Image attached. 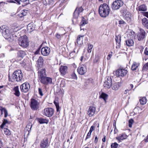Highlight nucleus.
I'll return each mask as SVG.
<instances>
[{"label":"nucleus","instance_id":"obj_3","mask_svg":"<svg viewBox=\"0 0 148 148\" xmlns=\"http://www.w3.org/2000/svg\"><path fill=\"white\" fill-rule=\"evenodd\" d=\"M9 80L12 82H18L21 81L23 78V75L21 71H16L12 74L11 77L10 75H8Z\"/></svg>","mask_w":148,"mask_h":148},{"label":"nucleus","instance_id":"obj_19","mask_svg":"<svg viewBox=\"0 0 148 148\" xmlns=\"http://www.w3.org/2000/svg\"><path fill=\"white\" fill-rule=\"evenodd\" d=\"M116 41L117 46V48H119L121 46V36L120 35L116 36L115 38Z\"/></svg>","mask_w":148,"mask_h":148},{"label":"nucleus","instance_id":"obj_25","mask_svg":"<svg viewBox=\"0 0 148 148\" xmlns=\"http://www.w3.org/2000/svg\"><path fill=\"white\" fill-rule=\"evenodd\" d=\"M127 138V136L125 134L123 133L120 134L118 137L116 138L119 141H120L121 140H123Z\"/></svg>","mask_w":148,"mask_h":148},{"label":"nucleus","instance_id":"obj_28","mask_svg":"<svg viewBox=\"0 0 148 148\" xmlns=\"http://www.w3.org/2000/svg\"><path fill=\"white\" fill-rule=\"evenodd\" d=\"M88 23V21L87 20L83 17H82V20L80 23V28L81 30H82L83 29L82 28V27L84 26L86 24Z\"/></svg>","mask_w":148,"mask_h":148},{"label":"nucleus","instance_id":"obj_45","mask_svg":"<svg viewBox=\"0 0 148 148\" xmlns=\"http://www.w3.org/2000/svg\"><path fill=\"white\" fill-rule=\"evenodd\" d=\"M60 85L61 87H65L66 84L64 80H63L61 81Z\"/></svg>","mask_w":148,"mask_h":148},{"label":"nucleus","instance_id":"obj_64","mask_svg":"<svg viewBox=\"0 0 148 148\" xmlns=\"http://www.w3.org/2000/svg\"><path fill=\"white\" fill-rule=\"evenodd\" d=\"M106 136L102 138V140L103 142H105L106 141Z\"/></svg>","mask_w":148,"mask_h":148},{"label":"nucleus","instance_id":"obj_62","mask_svg":"<svg viewBox=\"0 0 148 148\" xmlns=\"http://www.w3.org/2000/svg\"><path fill=\"white\" fill-rule=\"evenodd\" d=\"M98 142V138L97 136H96L95 138V142L97 143Z\"/></svg>","mask_w":148,"mask_h":148},{"label":"nucleus","instance_id":"obj_2","mask_svg":"<svg viewBox=\"0 0 148 148\" xmlns=\"http://www.w3.org/2000/svg\"><path fill=\"white\" fill-rule=\"evenodd\" d=\"M109 7L107 4L104 3L99 6V12L100 16L103 17H106L108 16L110 12Z\"/></svg>","mask_w":148,"mask_h":148},{"label":"nucleus","instance_id":"obj_63","mask_svg":"<svg viewBox=\"0 0 148 148\" xmlns=\"http://www.w3.org/2000/svg\"><path fill=\"white\" fill-rule=\"evenodd\" d=\"M3 108V107H1L0 108V110L1 111V114H3V110H2L1 109H2Z\"/></svg>","mask_w":148,"mask_h":148},{"label":"nucleus","instance_id":"obj_43","mask_svg":"<svg viewBox=\"0 0 148 148\" xmlns=\"http://www.w3.org/2000/svg\"><path fill=\"white\" fill-rule=\"evenodd\" d=\"M93 47V45H89V46L88 48V53H90L92 50V49Z\"/></svg>","mask_w":148,"mask_h":148},{"label":"nucleus","instance_id":"obj_1","mask_svg":"<svg viewBox=\"0 0 148 148\" xmlns=\"http://www.w3.org/2000/svg\"><path fill=\"white\" fill-rule=\"evenodd\" d=\"M0 32L6 39L11 42L13 41L16 37L15 35V32H16V31L14 29L9 28L5 25H3L0 27Z\"/></svg>","mask_w":148,"mask_h":148},{"label":"nucleus","instance_id":"obj_24","mask_svg":"<svg viewBox=\"0 0 148 148\" xmlns=\"http://www.w3.org/2000/svg\"><path fill=\"white\" fill-rule=\"evenodd\" d=\"M142 22L144 27L148 29V20L147 18H144L142 19Z\"/></svg>","mask_w":148,"mask_h":148},{"label":"nucleus","instance_id":"obj_37","mask_svg":"<svg viewBox=\"0 0 148 148\" xmlns=\"http://www.w3.org/2000/svg\"><path fill=\"white\" fill-rule=\"evenodd\" d=\"M7 123L9 124V122L7 119H4L3 123L0 126L1 128L3 129L4 125Z\"/></svg>","mask_w":148,"mask_h":148},{"label":"nucleus","instance_id":"obj_42","mask_svg":"<svg viewBox=\"0 0 148 148\" xmlns=\"http://www.w3.org/2000/svg\"><path fill=\"white\" fill-rule=\"evenodd\" d=\"M5 4H7V3L3 1L0 2V11L1 10L2 8L4 7V5Z\"/></svg>","mask_w":148,"mask_h":148},{"label":"nucleus","instance_id":"obj_9","mask_svg":"<svg viewBox=\"0 0 148 148\" xmlns=\"http://www.w3.org/2000/svg\"><path fill=\"white\" fill-rule=\"evenodd\" d=\"M123 2L120 0H116L113 2L112 5L111 7L113 10H117L123 5Z\"/></svg>","mask_w":148,"mask_h":148},{"label":"nucleus","instance_id":"obj_21","mask_svg":"<svg viewBox=\"0 0 148 148\" xmlns=\"http://www.w3.org/2000/svg\"><path fill=\"white\" fill-rule=\"evenodd\" d=\"M27 28L28 31L29 33H31L32 31L35 30V25L33 23H30L28 24Z\"/></svg>","mask_w":148,"mask_h":148},{"label":"nucleus","instance_id":"obj_55","mask_svg":"<svg viewBox=\"0 0 148 148\" xmlns=\"http://www.w3.org/2000/svg\"><path fill=\"white\" fill-rule=\"evenodd\" d=\"M72 76L74 79H77L76 75L75 73H73V74H72Z\"/></svg>","mask_w":148,"mask_h":148},{"label":"nucleus","instance_id":"obj_33","mask_svg":"<svg viewBox=\"0 0 148 148\" xmlns=\"http://www.w3.org/2000/svg\"><path fill=\"white\" fill-rule=\"evenodd\" d=\"M139 66V64L134 62L131 67V69L132 71H134L136 70L137 68Z\"/></svg>","mask_w":148,"mask_h":148},{"label":"nucleus","instance_id":"obj_44","mask_svg":"<svg viewBox=\"0 0 148 148\" xmlns=\"http://www.w3.org/2000/svg\"><path fill=\"white\" fill-rule=\"evenodd\" d=\"M32 127V125L31 124L27 125L26 126L27 130L28 131H29L31 130V129Z\"/></svg>","mask_w":148,"mask_h":148},{"label":"nucleus","instance_id":"obj_54","mask_svg":"<svg viewBox=\"0 0 148 148\" xmlns=\"http://www.w3.org/2000/svg\"><path fill=\"white\" fill-rule=\"evenodd\" d=\"M143 15L144 16L147 17L148 18V12H144L143 13Z\"/></svg>","mask_w":148,"mask_h":148},{"label":"nucleus","instance_id":"obj_26","mask_svg":"<svg viewBox=\"0 0 148 148\" xmlns=\"http://www.w3.org/2000/svg\"><path fill=\"white\" fill-rule=\"evenodd\" d=\"M126 45L128 47L133 46L134 44V42L133 40L129 39L125 41Z\"/></svg>","mask_w":148,"mask_h":148},{"label":"nucleus","instance_id":"obj_52","mask_svg":"<svg viewBox=\"0 0 148 148\" xmlns=\"http://www.w3.org/2000/svg\"><path fill=\"white\" fill-rule=\"evenodd\" d=\"M95 128V126H94L93 125L92 126L90 127V130H89V132L92 133V132L93 130H94Z\"/></svg>","mask_w":148,"mask_h":148},{"label":"nucleus","instance_id":"obj_48","mask_svg":"<svg viewBox=\"0 0 148 148\" xmlns=\"http://www.w3.org/2000/svg\"><path fill=\"white\" fill-rule=\"evenodd\" d=\"M131 15L129 14L126 15L125 17L126 20L128 21L130 20L131 18Z\"/></svg>","mask_w":148,"mask_h":148},{"label":"nucleus","instance_id":"obj_38","mask_svg":"<svg viewBox=\"0 0 148 148\" xmlns=\"http://www.w3.org/2000/svg\"><path fill=\"white\" fill-rule=\"evenodd\" d=\"M2 110H3V112L4 113V117L5 118L8 116V112L7 110L5 108H3L1 109Z\"/></svg>","mask_w":148,"mask_h":148},{"label":"nucleus","instance_id":"obj_15","mask_svg":"<svg viewBox=\"0 0 148 148\" xmlns=\"http://www.w3.org/2000/svg\"><path fill=\"white\" fill-rule=\"evenodd\" d=\"M96 112V108L94 107L90 106L87 111V114L89 117L93 116Z\"/></svg>","mask_w":148,"mask_h":148},{"label":"nucleus","instance_id":"obj_53","mask_svg":"<svg viewBox=\"0 0 148 148\" xmlns=\"http://www.w3.org/2000/svg\"><path fill=\"white\" fill-rule=\"evenodd\" d=\"M144 53L146 55H148V49L147 47H146L145 48L144 51Z\"/></svg>","mask_w":148,"mask_h":148},{"label":"nucleus","instance_id":"obj_22","mask_svg":"<svg viewBox=\"0 0 148 148\" xmlns=\"http://www.w3.org/2000/svg\"><path fill=\"white\" fill-rule=\"evenodd\" d=\"M84 36H79L77 37V43L78 45H81L83 44V37Z\"/></svg>","mask_w":148,"mask_h":148},{"label":"nucleus","instance_id":"obj_4","mask_svg":"<svg viewBox=\"0 0 148 148\" xmlns=\"http://www.w3.org/2000/svg\"><path fill=\"white\" fill-rule=\"evenodd\" d=\"M19 45L21 47L25 48L29 45L28 39L26 35L20 37L18 39Z\"/></svg>","mask_w":148,"mask_h":148},{"label":"nucleus","instance_id":"obj_12","mask_svg":"<svg viewBox=\"0 0 148 148\" xmlns=\"http://www.w3.org/2000/svg\"><path fill=\"white\" fill-rule=\"evenodd\" d=\"M30 85L29 83L25 82L21 84L20 88L22 92H27L30 88Z\"/></svg>","mask_w":148,"mask_h":148},{"label":"nucleus","instance_id":"obj_41","mask_svg":"<svg viewBox=\"0 0 148 148\" xmlns=\"http://www.w3.org/2000/svg\"><path fill=\"white\" fill-rule=\"evenodd\" d=\"M99 60V56L98 55H95V58L93 60L94 63H97Z\"/></svg>","mask_w":148,"mask_h":148},{"label":"nucleus","instance_id":"obj_59","mask_svg":"<svg viewBox=\"0 0 148 148\" xmlns=\"http://www.w3.org/2000/svg\"><path fill=\"white\" fill-rule=\"evenodd\" d=\"M130 35L132 36L134 35V32L132 30H130Z\"/></svg>","mask_w":148,"mask_h":148},{"label":"nucleus","instance_id":"obj_13","mask_svg":"<svg viewBox=\"0 0 148 148\" xmlns=\"http://www.w3.org/2000/svg\"><path fill=\"white\" fill-rule=\"evenodd\" d=\"M77 71L78 73L80 75H84L87 71V69L86 66L84 65H82L79 66L77 69Z\"/></svg>","mask_w":148,"mask_h":148},{"label":"nucleus","instance_id":"obj_46","mask_svg":"<svg viewBox=\"0 0 148 148\" xmlns=\"http://www.w3.org/2000/svg\"><path fill=\"white\" fill-rule=\"evenodd\" d=\"M148 68V62L144 64L143 67V70H146Z\"/></svg>","mask_w":148,"mask_h":148},{"label":"nucleus","instance_id":"obj_58","mask_svg":"<svg viewBox=\"0 0 148 148\" xmlns=\"http://www.w3.org/2000/svg\"><path fill=\"white\" fill-rule=\"evenodd\" d=\"M49 3L52 5L54 3V0H49Z\"/></svg>","mask_w":148,"mask_h":148},{"label":"nucleus","instance_id":"obj_14","mask_svg":"<svg viewBox=\"0 0 148 148\" xmlns=\"http://www.w3.org/2000/svg\"><path fill=\"white\" fill-rule=\"evenodd\" d=\"M145 31L143 29H140V32L137 35L138 40L139 41H141L143 40L145 38Z\"/></svg>","mask_w":148,"mask_h":148},{"label":"nucleus","instance_id":"obj_56","mask_svg":"<svg viewBox=\"0 0 148 148\" xmlns=\"http://www.w3.org/2000/svg\"><path fill=\"white\" fill-rule=\"evenodd\" d=\"M119 24H122L125 23V22L123 20H120L119 21Z\"/></svg>","mask_w":148,"mask_h":148},{"label":"nucleus","instance_id":"obj_27","mask_svg":"<svg viewBox=\"0 0 148 148\" xmlns=\"http://www.w3.org/2000/svg\"><path fill=\"white\" fill-rule=\"evenodd\" d=\"M44 60L41 56H40L37 61V63L38 64L39 66L40 67H42L43 64Z\"/></svg>","mask_w":148,"mask_h":148},{"label":"nucleus","instance_id":"obj_34","mask_svg":"<svg viewBox=\"0 0 148 148\" xmlns=\"http://www.w3.org/2000/svg\"><path fill=\"white\" fill-rule=\"evenodd\" d=\"M15 92L14 94L16 96L19 97L20 95V92L19 90L18 87L17 86L15 87L14 88Z\"/></svg>","mask_w":148,"mask_h":148},{"label":"nucleus","instance_id":"obj_6","mask_svg":"<svg viewBox=\"0 0 148 148\" xmlns=\"http://www.w3.org/2000/svg\"><path fill=\"white\" fill-rule=\"evenodd\" d=\"M40 102L35 99L32 98L30 100V106L32 110H37L39 108Z\"/></svg>","mask_w":148,"mask_h":148},{"label":"nucleus","instance_id":"obj_11","mask_svg":"<svg viewBox=\"0 0 148 148\" xmlns=\"http://www.w3.org/2000/svg\"><path fill=\"white\" fill-rule=\"evenodd\" d=\"M112 84V79L110 77H108L107 80H106L103 84L104 87L107 89L109 88Z\"/></svg>","mask_w":148,"mask_h":148},{"label":"nucleus","instance_id":"obj_20","mask_svg":"<svg viewBox=\"0 0 148 148\" xmlns=\"http://www.w3.org/2000/svg\"><path fill=\"white\" fill-rule=\"evenodd\" d=\"M68 67L66 66H60V71L61 74L64 75L66 74L67 72Z\"/></svg>","mask_w":148,"mask_h":148},{"label":"nucleus","instance_id":"obj_50","mask_svg":"<svg viewBox=\"0 0 148 148\" xmlns=\"http://www.w3.org/2000/svg\"><path fill=\"white\" fill-rule=\"evenodd\" d=\"M38 92L39 94L41 96H42L43 95V94L42 92V90L41 88H38Z\"/></svg>","mask_w":148,"mask_h":148},{"label":"nucleus","instance_id":"obj_49","mask_svg":"<svg viewBox=\"0 0 148 148\" xmlns=\"http://www.w3.org/2000/svg\"><path fill=\"white\" fill-rule=\"evenodd\" d=\"M14 0L16 2V3L19 4H20V2L21 1L22 2H26V0Z\"/></svg>","mask_w":148,"mask_h":148},{"label":"nucleus","instance_id":"obj_51","mask_svg":"<svg viewBox=\"0 0 148 148\" xmlns=\"http://www.w3.org/2000/svg\"><path fill=\"white\" fill-rule=\"evenodd\" d=\"M91 132H89L87 134V135L86 136V138L85 139V140H86L88 138H89L90 136V135H91Z\"/></svg>","mask_w":148,"mask_h":148},{"label":"nucleus","instance_id":"obj_57","mask_svg":"<svg viewBox=\"0 0 148 148\" xmlns=\"http://www.w3.org/2000/svg\"><path fill=\"white\" fill-rule=\"evenodd\" d=\"M21 64L22 65V66H23V67H25V66L26 65V63L24 61H22L21 62Z\"/></svg>","mask_w":148,"mask_h":148},{"label":"nucleus","instance_id":"obj_31","mask_svg":"<svg viewBox=\"0 0 148 148\" xmlns=\"http://www.w3.org/2000/svg\"><path fill=\"white\" fill-rule=\"evenodd\" d=\"M108 95L107 94L103 92H102L100 95L99 97L100 98L103 99L106 103V100L108 99Z\"/></svg>","mask_w":148,"mask_h":148},{"label":"nucleus","instance_id":"obj_16","mask_svg":"<svg viewBox=\"0 0 148 148\" xmlns=\"http://www.w3.org/2000/svg\"><path fill=\"white\" fill-rule=\"evenodd\" d=\"M41 52L42 54L44 56H48L50 52V49L48 47H44L42 48Z\"/></svg>","mask_w":148,"mask_h":148},{"label":"nucleus","instance_id":"obj_18","mask_svg":"<svg viewBox=\"0 0 148 148\" xmlns=\"http://www.w3.org/2000/svg\"><path fill=\"white\" fill-rule=\"evenodd\" d=\"M45 71V69H41L38 71V77L39 79L46 76Z\"/></svg>","mask_w":148,"mask_h":148},{"label":"nucleus","instance_id":"obj_36","mask_svg":"<svg viewBox=\"0 0 148 148\" xmlns=\"http://www.w3.org/2000/svg\"><path fill=\"white\" fill-rule=\"evenodd\" d=\"M4 133L7 136H9L11 134L10 130L6 128H4Z\"/></svg>","mask_w":148,"mask_h":148},{"label":"nucleus","instance_id":"obj_32","mask_svg":"<svg viewBox=\"0 0 148 148\" xmlns=\"http://www.w3.org/2000/svg\"><path fill=\"white\" fill-rule=\"evenodd\" d=\"M26 51L20 50L17 52V55L19 57L23 58L26 55Z\"/></svg>","mask_w":148,"mask_h":148},{"label":"nucleus","instance_id":"obj_23","mask_svg":"<svg viewBox=\"0 0 148 148\" xmlns=\"http://www.w3.org/2000/svg\"><path fill=\"white\" fill-rule=\"evenodd\" d=\"M121 83L119 82H115L114 83L112 87V89L115 90H118L121 86Z\"/></svg>","mask_w":148,"mask_h":148},{"label":"nucleus","instance_id":"obj_8","mask_svg":"<svg viewBox=\"0 0 148 148\" xmlns=\"http://www.w3.org/2000/svg\"><path fill=\"white\" fill-rule=\"evenodd\" d=\"M42 114L48 117L51 116L54 113V110L52 108H45L42 111Z\"/></svg>","mask_w":148,"mask_h":148},{"label":"nucleus","instance_id":"obj_35","mask_svg":"<svg viewBox=\"0 0 148 148\" xmlns=\"http://www.w3.org/2000/svg\"><path fill=\"white\" fill-rule=\"evenodd\" d=\"M139 101L141 104L144 105L146 103L147 99L146 98L144 97L140 99Z\"/></svg>","mask_w":148,"mask_h":148},{"label":"nucleus","instance_id":"obj_5","mask_svg":"<svg viewBox=\"0 0 148 148\" xmlns=\"http://www.w3.org/2000/svg\"><path fill=\"white\" fill-rule=\"evenodd\" d=\"M83 10V8L82 6L76 8L73 13V17L72 20L73 24H75L77 23V18L79 16V14L80 13L82 12Z\"/></svg>","mask_w":148,"mask_h":148},{"label":"nucleus","instance_id":"obj_17","mask_svg":"<svg viewBox=\"0 0 148 148\" xmlns=\"http://www.w3.org/2000/svg\"><path fill=\"white\" fill-rule=\"evenodd\" d=\"M48 145V139L47 138H45L41 141L40 143V147L42 148H45Z\"/></svg>","mask_w":148,"mask_h":148},{"label":"nucleus","instance_id":"obj_39","mask_svg":"<svg viewBox=\"0 0 148 148\" xmlns=\"http://www.w3.org/2000/svg\"><path fill=\"white\" fill-rule=\"evenodd\" d=\"M2 110H3V112L4 113V117L5 118L8 116V112L7 110L5 108H3L1 109Z\"/></svg>","mask_w":148,"mask_h":148},{"label":"nucleus","instance_id":"obj_47","mask_svg":"<svg viewBox=\"0 0 148 148\" xmlns=\"http://www.w3.org/2000/svg\"><path fill=\"white\" fill-rule=\"evenodd\" d=\"M133 120L132 119H130L129 121V127H132L133 123Z\"/></svg>","mask_w":148,"mask_h":148},{"label":"nucleus","instance_id":"obj_7","mask_svg":"<svg viewBox=\"0 0 148 148\" xmlns=\"http://www.w3.org/2000/svg\"><path fill=\"white\" fill-rule=\"evenodd\" d=\"M127 72V71L125 69L119 68L115 71V74L117 77H123L126 75Z\"/></svg>","mask_w":148,"mask_h":148},{"label":"nucleus","instance_id":"obj_61","mask_svg":"<svg viewBox=\"0 0 148 148\" xmlns=\"http://www.w3.org/2000/svg\"><path fill=\"white\" fill-rule=\"evenodd\" d=\"M54 104H55L56 107H58V106H59L58 103L56 102L55 101H54Z\"/></svg>","mask_w":148,"mask_h":148},{"label":"nucleus","instance_id":"obj_40","mask_svg":"<svg viewBox=\"0 0 148 148\" xmlns=\"http://www.w3.org/2000/svg\"><path fill=\"white\" fill-rule=\"evenodd\" d=\"M118 144L116 143H112L111 145V148H117L118 146Z\"/></svg>","mask_w":148,"mask_h":148},{"label":"nucleus","instance_id":"obj_60","mask_svg":"<svg viewBox=\"0 0 148 148\" xmlns=\"http://www.w3.org/2000/svg\"><path fill=\"white\" fill-rule=\"evenodd\" d=\"M112 55L110 54H109L107 58V59L108 60H110L112 56Z\"/></svg>","mask_w":148,"mask_h":148},{"label":"nucleus","instance_id":"obj_29","mask_svg":"<svg viewBox=\"0 0 148 148\" xmlns=\"http://www.w3.org/2000/svg\"><path fill=\"white\" fill-rule=\"evenodd\" d=\"M37 120L40 124H47L49 122V120L45 119L39 118H38Z\"/></svg>","mask_w":148,"mask_h":148},{"label":"nucleus","instance_id":"obj_30","mask_svg":"<svg viewBox=\"0 0 148 148\" xmlns=\"http://www.w3.org/2000/svg\"><path fill=\"white\" fill-rule=\"evenodd\" d=\"M138 9L139 11L145 12L147 10V7L145 5L143 4L139 6Z\"/></svg>","mask_w":148,"mask_h":148},{"label":"nucleus","instance_id":"obj_10","mask_svg":"<svg viewBox=\"0 0 148 148\" xmlns=\"http://www.w3.org/2000/svg\"><path fill=\"white\" fill-rule=\"evenodd\" d=\"M41 82L44 84H51L52 83V79L50 77L46 76L43 77L40 79Z\"/></svg>","mask_w":148,"mask_h":148}]
</instances>
